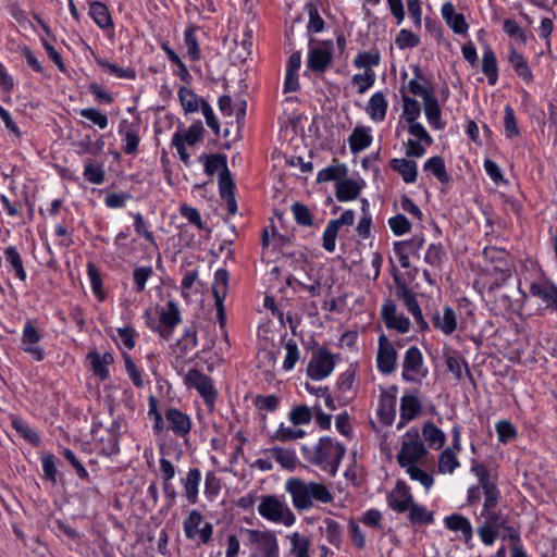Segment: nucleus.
<instances>
[{
  "label": "nucleus",
  "mask_w": 557,
  "mask_h": 557,
  "mask_svg": "<svg viewBox=\"0 0 557 557\" xmlns=\"http://www.w3.org/2000/svg\"><path fill=\"white\" fill-rule=\"evenodd\" d=\"M407 511H409L408 518L412 524H431L434 521L433 512L414 502Z\"/></svg>",
  "instance_id": "obj_38"
},
{
  "label": "nucleus",
  "mask_w": 557,
  "mask_h": 557,
  "mask_svg": "<svg viewBox=\"0 0 557 557\" xmlns=\"http://www.w3.org/2000/svg\"><path fill=\"white\" fill-rule=\"evenodd\" d=\"M264 453L270 455L271 458L275 459L276 462H278L281 467L285 469L293 470L297 466V458L293 450L281 447H273L267 449Z\"/></svg>",
  "instance_id": "obj_31"
},
{
  "label": "nucleus",
  "mask_w": 557,
  "mask_h": 557,
  "mask_svg": "<svg viewBox=\"0 0 557 557\" xmlns=\"http://www.w3.org/2000/svg\"><path fill=\"white\" fill-rule=\"evenodd\" d=\"M89 15L100 28L112 26L111 15L106 4L94 1L89 7Z\"/></svg>",
  "instance_id": "obj_33"
},
{
  "label": "nucleus",
  "mask_w": 557,
  "mask_h": 557,
  "mask_svg": "<svg viewBox=\"0 0 557 557\" xmlns=\"http://www.w3.org/2000/svg\"><path fill=\"white\" fill-rule=\"evenodd\" d=\"M203 157L206 158L205 172L208 175H213L218 170L224 171V168H227L225 154L215 153Z\"/></svg>",
  "instance_id": "obj_49"
},
{
  "label": "nucleus",
  "mask_w": 557,
  "mask_h": 557,
  "mask_svg": "<svg viewBox=\"0 0 557 557\" xmlns=\"http://www.w3.org/2000/svg\"><path fill=\"white\" fill-rule=\"evenodd\" d=\"M377 368L382 373L389 374L394 371L397 352L389 339L382 334L379 337V349H377Z\"/></svg>",
  "instance_id": "obj_11"
},
{
  "label": "nucleus",
  "mask_w": 557,
  "mask_h": 557,
  "mask_svg": "<svg viewBox=\"0 0 557 557\" xmlns=\"http://www.w3.org/2000/svg\"><path fill=\"white\" fill-rule=\"evenodd\" d=\"M481 485L484 492V505L483 510L487 511V509H495L499 498V491L497 486L490 482L488 480H484L481 478Z\"/></svg>",
  "instance_id": "obj_40"
},
{
  "label": "nucleus",
  "mask_w": 557,
  "mask_h": 557,
  "mask_svg": "<svg viewBox=\"0 0 557 557\" xmlns=\"http://www.w3.org/2000/svg\"><path fill=\"white\" fill-rule=\"evenodd\" d=\"M219 189L221 197L234 195L235 184L227 168H224V171L220 172Z\"/></svg>",
  "instance_id": "obj_62"
},
{
  "label": "nucleus",
  "mask_w": 557,
  "mask_h": 557,
  "mask_svg": "<svg viewBox=\"0 0 557 557\" xmlns=\"http://www.w3.org/2000/svg\"><path fill=\"white\" fill-rule=\"evenodd\" d=\"M325 535L330 544L339 547L342 541L341 525L337 521L326 518L324 519Z\"/></svg>",
  "instance_id": "obj_53"
},
{
  "label": "nucleus",
  "mask_w": 557,
  "mask_h": 557,
  "mask_svg": "<svg viewBox=\"0 0 557 557\" xmlns=\"http://www.w3.org/2000/svg\"><path fill=\"white\" fill-rule=\"evenodd\" d=\"M396 397L386 392H383L380 397L377 414L380 421L386 425H391L395 418Z\"/></svg>",
  "instance_id": "obj_23"
},
{
  "label": "nucleus",
  "mask_w": 557,
  "mask_h": 557,
  "mask_svg": "<svg viewBox=\"0 0 557 557\" xmlns=\"http://www.w3.org/2000/svg\"><path fill=\"white\" fill-rule=\"evenodd\" d=\"M338 231L339 228L335 222L330 221L323 233V248L326 251H334Z\"/></svg>",
  "instance_id": "obj_61"
},
{
  "label": "nucleus",
  "mask_w": 557,
  "mask_h": 557,
  "mask_svg": "<svg viewBox=\"0 0 557 557\" xmlns=\"http://www.w3.org/2000/svg\"><path fill=\"white\" fill-rule=\"evenodd\" d=\"M375 82V74L372 70H367L363 74H356L352 76V84L358 85V92L363 94Z\"/></svg>",
  "instance_id": "obj_64"
},
{
  "label": "nucleus",
  "mask_w": 557,
  "mask_h": 557,
  "mask_svg": "<svg viewBox=\"0 0 557 557\" xmlns=\"http://www.w3.org/2000/svg\"><path fill=\"white\" fill-rule=\"evenodd\" d=\"M458 467L459 461L456 453L451 448L443 450L438 458V472L453 473Z\"/></svg>",
  "instance_id": "obj_42"
},
{
  "label": "nucleus",
  "mask_w": 557,
  "mask_h": 557,
  "mask_svg": "<svg viewBox=\"0 0 557 557\" xmlns=\"http://www.w3.org/2000/svg\"><path fill=\"white\" fill-rule=\"evenodd\" d=\"M407 473L411 480L420 482L426 491H429L434 483L432 475L417 466L408 467Z\"/></svg>",
  "instance_id": "obj_56"
},
{
  "label": "nucleus",
  "mask_w": 557,
  "mask_h": 557,
  "mask_svg": "<svg viewBox=\"0 0 557 557\" xmlns=\"http://www.w3.org/2000/svg\"><path fill=\"white\" fill-rule=\"evenodd\" d=\"M81 116L91 121L99 128L104 129L108 126V117L106 114L95 108H86L79 111Z\"/></svg>",
  "instance_id": "obj_55"
},
{
  "label": "nucleus",
  "mask_w": 557,
  "mask_h": 557,
  "mask_svg": "<svg viewBox=\"0 0 557 557\" xmlns=\"http://www.w3.org/2000/svg\"><path fill=\"white\" fill-rule=\"evenodd\" d=\"M504 32L511 38H515L520 46H525L527 44V33L524 29L520 27V25L515 21L507 18L504 21Z\"/></svg>",
  "instance_id": "obj_48"
},
{
  "label": "nucleus",
  "mask_w": 557,
  "mask_h": 557,
  "mask_svg": "<svg viewBox=\"0 0 557 557\" xmlns=\"http://www.w3.org/2000/svg\"><path fill=\"white\" fill-rule=\"evenodd\" d=\"M445 258V250L442 244H431L425 252L424 261L433 268H438Z\"/></svg>",
  "instance_id": "obj_47"
},
{
  "label": "nucleus",
  "mask_w": 557,
  "mask_h": 557,
  "mask_svg": "<svg viewBox=\"0 0 557 557\" xmlns=\"http://www.w3.org/2000/svg\"><path fill=\"white\" fill-rule=\"evenodd\" d=\"M395 42L399 49L414 48L420 44V38L410 30L401 29L398 33Z\"/></svg>",
  "instance_id": "obj_57"
},
{
  "label": "nucleus",
  "mask_w": 557,
  "mask_h": 557,
  "mask_svg": "<svg viewBox=\"0 0 557 557\" xmlns=\"http://www.w3.org/2000/svg\"><path fill=\"white\" fill-rule=\"evenodd\" d=\"M178 98L185 112L191 113L197 112L201 108V101L198 96L187 87H181L178 90Z\"/></svg>",
  "instance_id": "obj_37"
},
{
  "label": "nucleus",
  "mask_w": 557,
  "mask_h": 557,
  "mask_svg": "<svg viewBox=\"0 0 557 557\" xmlns=\"http://www.w3.org/2000/svg\"><path fill=\"white\" fill-rule=\"evenodd\" d=\"M355 380V374L351 371H346L342 373L337 381V387L339 391V397L344 400H349L352 398V384Z\"/></svg>",
  "instance_id": "obj_46"
},
{
  "label": "nucleus",
  "mask_w": 557,
  "mask_h": 557,
  "mask_svg": "<svg viewBox=\"0 0 557 557\" xmlns=\"http://www.w3.org/2000/svg\"><path fill=\"white\" fill-rule=\"evenodd\" d=\"M285 490L292 497L293 506L299 511L310 509L314 502L329 504L333 500V495L325 484L300 478L288 479Z\"/></svg>",
  "instance_id": "obj_2"
},
{
  "label": "nucleus",
  "mask_w": 557,
  "mask_h": 557,
  "mask_svg": "<svg viewBox=\"0 0 557 557\" xmlns=\"http://www.w3.org/2000/svg\"><path fill=\"white\" fill-rule=\"evenodd\" d=\"M348 173V169L344 163H341L337 159L333 160V164L319 171L317 175L318 183H325L330 181H342Z\"/></svg>",
  "instance_id": "obj_26"
},
{
  "label": "nucleus",
  "mask_w": 557,
  "mask_h": 557,
  "mask_svg": "<svg viewBox=\"0 0 557 557\" xmlns=\"http://www.w3.org/2000/svg\"><path fill=\"white\" fill-rule=\"evenodd\" d=\"M413 496L404 481H397L395 487L387 495L389 507L399 513L407 511L413 504Z\"/></svg>",
  "instance_id": "obj_12"
},
{
  "label": "nucleus",
  "mask_w": 557,
  "mask_h": 557,
  "mask_svg": "<svg viewBox=\"0 0 557 557\" xmlns=\"http://www.w3.org/2000/svg\"><path fill=\"white\" fill-rule=\"evenodd\" d=\"M442 16L446 24L459 35H463L468 30V24L463 14L457 13L455 7L450 2H446L442 7Z\"/></svg>",
  "instance_id": "obj_18"
},
{
  "label": "nucleus",
  "mask_w": 557,
  "mask_h": 557,
  "mask_svg": "<svg viewBox=\"0 0 557 557\" xmlns=\"http://www.w3.org/2000/svg\"><path fill=\"white\" fill-rule=\"evenodd\" d=\"M249 542L256 544L263 553V557H278V543L275 534L271 531L247 530Z\"/></svg>",
  "instance_id": "obj_10"
},
{
  "label": "nucleus",
  "mask_w": 557,
  "mask_h": 557,
  "mask_svg": "<svg viewBox=\"0 0 557 557\" xmlns=\"http://www.w3.org/2000/svg\"><path fill=\"white\" fill-rule=\"evenodd\" d=\"M292 212L299 225L311 226L313 224L312 214L307 206L300 202H295L292 206Z\"/></svg>",
  "instance_id": "obj_54"
},
{
  "label": "nucleus",
  "mask_w": 557,
  "mask_h": 557,
  "mask_svg": "<svg viewBox=\"0 0 557 557\" xmlns=\"http://www.w3.org/2000/svg\"><path fill=\"white\" fill-rule=\"evenodd\" d=\"M380 54L370 52H360L354 60V64L358 69L371 70V66L379 65Z\"/></svg>",
  "instance_id": "obj_59"
},
{
  "label": "nucleus",
  "mask_w": 557,
  "mask_h": 557,
  "mask_svg": "<svg viewBox=\"0 0 557 557\" xmlns=\"http://www.w3.org/2000/svg\"><path fill=\"white\" fill-rule=\"evenodd\" d=\"M445 524L451 531H460L466 543L471 540L472 527L467 518L460 515H451L445 519Z\"/></svg>",
  "instance_id": "obj_34"
},
{
  "label": "nucleus",
  "mask_w": 557,
  "mask_h": 557,
  "mask_svg": "<svg viewBox=\"0 0 557 557\" xmlns=\"http://www.w3.org/2000/svg\"><path fill=\"white\" fill-rule=\"evenodd\" d=\"M391 166L398 172L406 183H413L417 180V163L407 159H393Z\"/></svg>",
  "instance_id": "obj_29"
},
{
  "label": "nucleus",
  "mask_w": 557,
  "mask_h": 557,
  "mask_svg": "<svg viewBox=\"0 0 557 557\" xmlns=\"http://www.w3.org/2000/svg\"><path fill=\"white\" fill-rule=\"evenodd\" d=\"M382 319L387 329L397 330L400 333H407L410 327L409 319L404 314H398L393 301H386L382 307Z\"/></svg>",
  "instance_id": "obj_14"
},
{
  "label": "nucleus",
  "mask_w": 557,
  "mask_h": 557,
  "mask_svg": "<svg viewBox=\"0 0 557 557\" xmlns=\"http://www.w3.org/2000/svg\"><path fill=\"white\" fill-rule=\"evenodd\" d=\"M228 273L224 269H219L214 274L212 293L214 300H224L227 293Z\"/></svg>",
  "instance_id": "obj_41"
},
{
  "label": "nucleus",
  "mask_w": 557,
  "mask_h": 557,
  "mask_svg": "<svg viewBox=\"0 0 557 557\" xmlns=\"http://www.w3.org/2000/svg\"><path fill=\"white\" fill-rule=\"evenodd\" d=\"M87 358L90 361L92 373L102 381L107 380L109 377L108 367L114 361L112 354L104 352L101 356L96 351H91L88 354Z\"/></svg>",
  "instance_id": "obj_19"
},
{
  "label": "nucleus",
  "mask_w": 557,
  "mask_h": 557,
  "mask_svg": "<svg viewBox=\"0 0 557 557\" xmlns=\"http://www.w3.org/2000/svg\"><path fill=\"white\" fill-rule=\"evenodd\" d=\"M202 522V516L198 510H191L184 521V532L188 540H195L199 533V525Z\"/></svg>",
  "instance_id": "obj_44"
},
{
  "label": "nucleus",
  "mask_w": 557,
  "mask_h": 557,
  "mask_svg": "<svg viewBox=\"0 0 557 557\" xmlns=\"http://www.w3.org/2000/svg\"><path fill=\"white\" fill-rule=\"evenodd\" d=\"M335 367L334 356L326 348H319L312 352V358L307 366V374L315 381L329 376Z\"/></svg>",
  "instance_id": "obj_5"
},
{
  "label": "nucleus",
  "mask_w": 557,
  "mask_h": 557,
  "mask_svg": "<svg viewBox=\"0 0 557 557\" xmlns=\"http://www.w3.org/2000/svg\"><path fill=\"white\" fill-rule=\"evenodd\" d=\"M348 143L352 153H358L367 149L372 143L370 128L366 126H356L348 138Z\"/></svg>",
  "instance_id": "obj_21"
},
{
  "label": "nucleus",
  "mask_w": 557,
  "mask_h": 557,
  "mask_svg": "<svg viewBox=\"0 0 557 557\" xmlns=\"http://www.w3.org/2000/svg\"><path fill=\"white\" fill-rule=\"evenodd\" d=\"M288 417L294 425L308 424L312 419V412L308 406L298 405L290 410Z\"/></svg>",
  "instance_id": "obj_50"
},
{
  "label": "nucleus",
  "mask_w": 557,
  "mask_h": 557,
  "mask_svg": "<svg viewBox=\"0 0 557 557\" xmlns=\"http://www.w3.org/2000/svg\"><path fill=\"white\" fill-rule=\"evenodd\" d=\"M421 411V403L417 396L404 395L400 399V419L398 428L400 429L405 422L414 419Z\"/></svg>",
  "instance_id": "obj_22"
},
{
  "label": "nucleus",
  "mask_w": 557,
  "mask_h": 557,
  "mask_svg": "<svg viewBox=\"0 0 557 557\" xmlns=\"http://www.w3.org/2000/svg\"><path fill=\"white\" fill-rule=\"evenodd\" d=\"M40 334L37 329L30 323H26L23 330L22 343L24 350L30 354L35 360L41 361L44 359V351L40 347L35 346L40 341Z\"/></svg>",
  "instance_id": "obj_17"
},
{
  "label": "nucleus",
  "mask_w": 557,
  "mask_h": 557,
  "mask_svg": "<svg viewBox=\"0 0 557 557\" xmlns=\"http://www.w3.org/2000/svg\"><path fill=\"white\" fill-rule=\"evenodd\" d=\"M388 225L393 233L397 236L408 233L411 224L404 214H397L388 220Z\"/></svg>",
  "instance_id": "obj_63"
},
{
  "label": "nucleus",
  "mask_w": 557,
  "mask_h": 557,
  "mask_svg": "<svg viewBox=\"0 0 557 557\" xmlns=\"http://www.w3.org/2000/svg\"><path fill=\"white\" fill-rule=\"evenodd\" d=\"M407 434L411 435L413 440L410 442H404L397 455V461L403 468L416 466V463L428 453L424 444L419 440L417 430L409 431Z\"/></svg>",
  "instance_id": "obj_6"
},
{
  "label": "nucleus",
  "mask_w": 557,
  "mask_h": 557,
  "mask_svg": "<svg viewBox=\"0 0 557 557\" xmlns=\"http://www.w3.org/2000/svg\"><path fill=\"white\" fill-rule=\"evenodd\" d=\"M333 60V44L324 41L317 47H311L308 53L307 66L314 73L325 72Z\"/></svg>",
  "instance_id": "obj_8"
},
{
  "label": "nucleus",
  "mask_w": 557,
  "mask_h": 557,
  "mask_svg": "<svg viewBox=\"0 0 557 557\" xmlns=\"http://www.w3.org/2000/svg\"><path fill=\"white\" fill-rule=\"evenodd\" d=\"M482 72L486 75L488 84L494 86L498 79L497 59L491 47H486L482 57Z\"/></svg>",
  "instance_id": "obj_27"
},
{
  "label": "nucleus",
  "mask_w": 557,
  "mask_h": 557,
  "mask_svg": "<svg viewBox=\"0 0 557 557\" xmlns=\"http://www.w3.org/2000/svg\"><path fill=\"white\" fill-rule=\"evenodd\" d=\"M258 512L264 519L275 523H283L286 527L293 525L296 521V517L288 505L274 495L261 497Z\"/></svg>",
  "instance_id": "obj_3"
},
{
  "label": "nucleus",
  "mask_w": 557,
  "mask_h": 557,
  "mask_svg": "<svg viewBox=\"0 0 557 557\" xmlns=\"http://www.w3.org/2000/svg\"><path fill=\"white\" fill-rule=\"evenodd\" d=\"M4 258H5V261L12 268V270L14 271L15 276L20 281L24 282L27 277V275H26V271L23 265L22 257H21L20 252L17 251L16 247H14V246L7 247L4 249Z\"/></svg>",
  "instance_id": "obj_32"
},
{
  "label": "nucleus",
  "mask_w": 557,
  "mask_h": 557,
  "mask_svg": "<svg viewBox=\"0 0 557 557\" xmlns=\"http://www.w3.org/2000/svg\"><path fill=\"white\" fill-rule=\"evenodd\" d=\"M423 169L424 171L431 172L441 183H448L450 181L442 157L435 156L430 158L424 163Z\"/></svg>",
  "instance_id": "obj_36"
},
{
  "label": "nucleus",
  "mask_w": 557,
  "mask_h": 557,
  "mask_svg": "<svg viewBox=\"0 0 557 557\" xmlns=\"http://www.w3.org/2000/svg\"><path fill=\"white\" fill-rule=\"evenodd\" d=\"M305 436V431L281 424L274 434V438L281 442L293 441Z\"/></svg>",
  "instance_id": "obj_60"
},
{
  "label": "nucleus",
  "mask_w": 557,
  "mask_h": 557,
  "mask_svg": "<svg viewBox=\"0 0 557 557\" xmlns=\"http://www.w3.org/2000/svg\"><path fill=\"white\" fill-rule=\"evenodd\" d=\"M363 184L354 180H342L336 185V198L339 201H349L356 199Z\"/></svg>",
  "instance_id": "obj_24"
},
{
  "label": "nucleus",
  "mask_w": 557,
  "mask_h": 557,
  "mask_svg": "<svg viewBox=\"0 0 557 557\" xmlns=\"http://www.w3.org/2000/svg\"><path fill=\"white\" fill-rule=\"evenodd\" d=\"M168 429L177 436H186L191 430L190 417L176 408H170L165 412Z\"/></svg>",
  "instance_id": "obj_15"
},
{
  "label": "nucleus",
  "mask_w": 557,
  "mask_h": 557,
  "mask_svg": "<svg viewBox=\"0 0 557 557\" xmlns=\"http://www.w3.org/2000/svg\"><path fill=\"white\" fill-rule=\"evenodd\" d=\"M387 110V102L382 92H375L369 100L368 113L375 122H381L385 119Z\"/></svg>",
  "instance_id": "obj_30"
},
{
  "label": "nucleus",
  "mask_w": 557,
  "mask_h": 557,
  "mask_svg": "<svg viewBox=\"0 0 557 557\" xmlns=\"http://www.w3.org/2000/svg\"><path fill=\"white\" fill-rule=\"evenodd\" d=\"M414 78L408 83V89L412 95L420 96L424 99L425 95H432V88L424 86L422 83L426 82L422 74L421 69L416 65L413 66Z\"/></svg>",
  "instance_id": "obj_39"
},
{
  "label": "nucleus",
  "mask_w": 557,
  "mask_h": 557,
  "mask_svg": "<svg viewBox=\"0 0 557 557\" xmlns=\"http://www.w3.org/2000/svg\"><path fill=\"white\" fill-rule=\"evenodd\" d=\"M197 28L191 26L188 27L184 33V40L185 45L187 47V54L193 61L199 60L200 58V49L197 41V38L195 36V30Z\"/></svg>",
  "instance_id": "obj_51"
},
{
  "label": "nucleus",
  "mask_w": 557,
  "mask_h": 557,
  "mask_svg": "<svg viewBox=\"0 0 557 557\" xmlns=\"http://www.w3.org/2000/svg\"><path fill=\"white\" fill-rule=\"evenodd\" d=\"M160 325L156 331L165 341H169L175 326L181 322V311L177 304L169 300L164 307L159 310Z\"/></svg>",
  "instance_id": "obj_9"
},
{
  "label": "nucleus",
  "mask_w": 557,
  "mask_h": 557,
  "mask_svg": "<svg viewBox=\"0 0 557 557\" xmlns=\"http://www.w3.org/2000/svg\"><path fill=\"white\" fill-rule=\"evenodd\" d=\"M96 62L99 66L107 70L110 74L119 77V78H127L134 79L136 76V72L132 67L122 69L114 63L109 62L102 58H96Z\"/></svg>",
  "instance_id": "obj_43"
},
{
  "label": "nucleus",
  "mask_w": 557,
  "mask_h": 557,
  "mask_svg": "<svg viewBox=\"0 0 557 557\" xmlns=\"http://www.w3.org/2000/svg\"><path fill=\"white\" fill-rule=\"evenodd\" d=\"M508 62L515 70L516 74L527 84L533 81V75L525 58L519 53L512 45L509 46Z\"/></svg>",
  "instance_id": "obj_20"
},
{
  "label": "nucleus",
  "mask_w": 557,
  "mask_h": 557,
  "mask_svg": "<svg viewBox=\"0 0 557 557\" xmlns=\"http://www.w3.org/2000/svg\"><path fill=\"white\" fill-rule=\"evenodd\" d=\"M403 101H404V115H405L407 122L408 123L416 122V120L419 117L420 112H421L419 102L416 99L410 98L408 96H403Z\"/></svg>",
  "instance_id": "obj_58"
},
{
  "label": "nucleus",
  "mask_w": 557,
  "mask_h": 557,
  "mask_svg": "<svg viewBox=\"0 0 557 557\" xmlns=\"http://www.w3.org/2000/svg\"><path fill=\"white\" fill-rule=\"evenodd\" d=\"M301 450L307 462L319 467L332 476L336 474L346 453L344 445L327 436L321 437L312 445H304Z\"/></svg>",
  "instance_id": "obj_1"
},
{
  "label": "nucleus",
  "mask_w": 557,
  "mask_h": 557,
  "mask_svg": "<svg viewBox=\"0 0 557 557\" xmlns=\"http://www.w3.org/2000/svg\"><path fill=\"white\" fill-rule=\"evenodd\" d=\"M201 480V474L199 469L193 468L186 474V478L183 480V485L185 488L186 498L190 504H196L198 500V486Z\"/></svg>",
  "instance_id": "obj_28"
},
{
  "label": "nucleus",
  "mask_w": 557,
  "mask_h": 557,
  "mask_svg": "<svg viewBox=\"0 0 557 557\" xmlns=\"http://www.w3.org/2000/svg\"><path fill=\"white\" fill-rule=\"evenodd\" d=\"M185 384L188 387L196 388L208 406H213L216 398V392L213 387L211 377L197 369H191L185 376Z\"/></svg>",
  "instance_id": "obj_7"
},
{
  "label": "nucleus",
  "mask_w": 557,
  "mask_h": 557,
  "mask_svg": "<svg viewBox=\"0 0 557 557\" xmlns=\"http://www.w3.org/2000/svg\"><path fill=\"white\" fill-rule=\"evenodd\" d=\"M396 295L401 299L407 307L408 311L412 314L414 321L419 325L421 331L429 329L426 321L423 319L422 311L417 301L414 294L406 287V285H397Z\"/></svg>",
  "instance_id": "obj_13"
},
{
  "label": "nucleus",
  "mask_w": 557,
  "mask_h": 557,
  "mask_svg": "<svg viewBox=\"0 0 557 557\" xmlns=\"http://www.w3.org/2000/svg\"><path fill=\"white\" fill-rule=\"evenodd\" d=\"M425 116L435 129H442L444 124L441 120V108L437 99L432 95H425L423 99Z\"/></svg>",
  "instance_id": "obj_25"
},
{
  "label": "nucleus",
  "mask_w": 557,
  "mask_h": 557,
  "mask_svg": "<svg viewBox=\"0 0 557 557\" xmlns=\"http://www.w3.org/2000/svg\"><path fill=\"white\" fill-rule=\"evenodd\" d=\"M422 434L424 440L428 442L430 447L434 449H440L443 447L445 443V434L444 432L434 425L432 422H428L424 424L422 429Z\"/></svg>",
  "instance_id": "obj_35"
},
{
  "label": "nucleus",
  "mask_w": 557,
  "mask_h": 557,
  "mask_svg": "<svg viewBox=\"0 0 557 557\" xmlns=\"http://www.w3.org/2000/svg\"><path fill=\"white\" fill-rule=\"evenodd\" d=\"M292 542V554L295 557H310L309 556V547L310 540L304 535H300L298 532H295L290 536Z\"/></svg>",
  "instance_id": "obj_45"
},
{
  "label": "nucleus",
  "mask_w": 557,
  "mask_h": 557,
  "mask_svg": "<svg viewBox=\"0 0 557 557\" xmlns=\"http://www.w3.org/2000/svg\"><path fill=\"white\" fill-rule=\"evenodd\" d=\"M197 333L194 327H186L183 337L177 342V347L185 355L193 351L197 347Z\"/></svg>",
  "instance_id": "obj_52"
},
{
  "label": "nucleus",
  "mask_w": 557,
  "mask_h": 557,
  "mask_svg": "<svg viewBox=\"0 0 557 557\" xmlns=\"http://www.w3.org/2000/svg\"><path fill=\"white\" fill-rule=\"evenodd\" d=\"M429 371L423 364V357L420 349L411 346L407 349L403 360V379L406 382H416L424 379Z\"/></svg>",
  "instance_id": "obj_4"
},
{
  "label": "nucleus",
  "mask_w": 557,
  "mask_h": 557,
  "mask_svg": "<svg viewBox=\"0 0 557 557\" xmlns=\"http://www.w3.org/2000/svg\"><path fill=\"white\" fill-rule=\"evenodd\" d=\"M435 329L445 335H450L457 329V317L451 307H444L443 312L436 311L431 317Z\"/></svg>",
  "instance_id": "obj_16"
}]
</instances>
